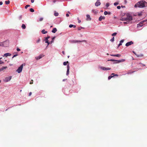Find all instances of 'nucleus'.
<instances>
[{
	"label": "nucleus",
	"mask_w": 147,
	"mask_h": 147,
	"mask_svg": "<svg viewBox=\"0 0 147 147\" xmlns=\"http://www.w3.org/2000/svg\"><path fill=\"white\" fill-rule=\"evenodd\" d=\"M18 55H17V54L14 55H13V57H12V58H13L14 57H16V56H17Z\"/></svg>",
	"instance_id": "nucleus-42"
},
{
	"label": "nucleus",
	"mask_w": 147,
	"mask_h": 147,
	"mask_svg": "<svg viewBox=\"0 0 147 147\" xmlns=\"http://www.w3.org/2000/svg\"><path fill=\"white\" fill-rule=\"evenodd\" d=\"M11 55V53H7L5 54L3 56V57H7L8 56H10Z\"/></svg>",
	"instance_id": "nucleus-12"
},
{
	"label": "nucleus",
	"mask_w": 147,
	"mask_h": 147,
	"mask_svg": "<svg viewBox=\"0 0 147 147\" xmlns=\"http://www.w3.org/2000/svg\"><path fill=\"white\" fill-rule=\"evenodd\" d=\"M111 69V68H107V70H110Z\"/></svg>",
	"instance_id": "nucleus-48"
},
{
	"label": "nucleus",
	"mask_w": 147,
	"mask_h": 147,
	"mask_svg": "<svg viewBox=\"0 0 147 147\" xmlns=\"http://www.w3.org/2000/svg\"><path fill=\"white\" fill-rule=\"evenodd\" d=\"M7 68V67L6 66L5 67H3L2 68L0 69L1 71L4 70L5 69H6Z\"/></svg>",
	"instance_id": "nucleus-21"
},
{
	"label": "nucleus",
	"mask_w": 147,
	"mask_h": 147,
	"mask_svg": "<svg viewBox=\"0 0 147 147\" xmlns=\"http://www.w3.org/2000/svg\"><path fill=\"white\" fill-rule=\"evenodd\" d=\"M69 65H68L67 66V71L66 75H68L69 73Z\"/></svg>",
	"instance_id": "nucleus-9"
},
{
	"label": "nucleus",
	"mask_w": 147,
	"mask_h": 147,
	"mask_svg": "<svg viewBox=\"0 0 147 147\" xmlns=\"http://www.w3.org/2000/svg\"><path fill=\"white\" fill-rule=\"evenodd\" d=\"M100 1L99 0H98L95 3V5L96 6H98L99 5H100Z\"/></svg>",
	"instance_id": "nucleus-10"
},
{
	"label": "nucleus",
	"mask_w": 147,
	"mask_h": 147,
	"mask_svg": "<svg viewBox=\"0 0 147 147\" xmlns=\"http://www.w3.org/2000/svg\"><path fill=\"white\" fill-rule=\"evenodd\" d=\"M53 27V26H51V27Z\"/></svg>",
	"instance_id": "nucleus-64"
},
{
	"label": "nucleus",
	"mask_w": 147,
	"mask_h": 147,
	"mask_svg": "<svg viewBox=\"0 0 147 147\" xmlns=\"http://www.w3.org/2000/svg\"><path fill=\"white\" fill-rule=\"evenodd\" d=\"M100 68L103 70H107V68H106L105 67H100Z\"/></svg>",
	"instance_id": "nucleus-20"
},
{
	"label": "nucleus",
	"mask_w": 147,
	"mask_h": 147,
	"mask_svg": "<svg viewBox=\"0 0 147 147\" xmlns=\"http://www.w3.org/2000/svg\"><path fill=\"white\" fill-rule=\"evenodd\" d=\"M86 17H87L86 20H87L89 21V20H91V18H90V16L89 15H86Z\"/></svg>",
	"instance_id": "nucleus-15"
},
{
	"label": "nucleus",
	"mask_w": 147,
	"mask_h": 147,
	"mask_svg": "<svg viewBox=\"0 0 147 147\" xmlns=\"http://www.w3.org/2000/svg\"><path fill=\"white\" fill-rule=\"evenodd\" d=\"M117 8L118 9H120L121 8V7L120 6H117Z\"/></svg>",
	"instance_id": "nucleus-41"
},
{
	"label": "nucleus",
	"mask_w": 147,
	"mask_h": 147,
	"mask_svg": "<svg viewBox=\"0 0 147 147\" xmlns=\"http://www.w3.org/2000/svg\"><path fill=\"white\" fill-rule=\"evenodd\" d=\"M30 5H27L25 6V8L27 9L28 7H30Z\"/></svg>",
	"instance_id": "nucleus-35"
},
{
	"label": "nucleus",
	"mask_w": 147,
	"mask_h": 147,
	"mask_svg": "<svg viewBox=\"0 0 147 147\" xmlns=\"http://www.w3.org/2000/svg\"><path fill=\"white\" fill-rule=\"evenodd\" d=\"M73 27L74 28H76V26H75V25H74V26H73Z\"/></svg>",
	"instance_id": "nucleus-54"
},
{
	"label": "nucleus",
	"mask_w": 147,
	"mask_h": 147,
	"mask_svg": "<svg viewBox=\"0 0 147 147\" xmlns=\"http://www.w3.org/2000/svg\"><path fill=\"white\" fill-rule=\"evenodd\" d=\"M104 13L105 15H107V14H108V12L107 11H105L104 12Z\"/></svg>",
	"instance_id": "nucleus-32"
},
{
	"label": "nucleus",
	"mask_w": 147,
	"mask_h": 147,
	"mask_svg": "<svg viewBox=\"0 0 147 147\" xmlns=\"http://www.w3.org/2000/svg\"><path fill=\"white\" fill-rule=\"evenodd\" d=\"M6 43H7V45H8V44H9V42H7V41H5L4 42H3V45L4 46V47H6L7 46H5V44H6Z\"/></svg>",
	"instance_id": "nucleus-23"
},
{
	"label": "nucleus",
	"mask_w": 147,
	"mask_h": 147,
	"mask_svg": "<svg viewBox=\"0 0 147 147\" xmlns=\"http://www.w3.org/2000/svg\"><path fill=\"white\" fill-rule=\"evenodd\" d=\"M114 76H110L108 78V79L109 80H110L111 78L113 77Z\"/></svg>",
	"instance_id": "nucleus-27"
},
{
	"label": "nucleus",
	"mask_w": 147,
	"mask_h": 147,
	"mask_svg": "<svg viewBox=\"0 0 147 147\" xmlns=\"http://www.w3.org/2000/svg\"><path fill=\"white\" fill-rule=\"evenodd\" d=\"M30 11L31 12H34V9H32V8H30Z\"/></svg>",
	"instance_id": "nucleus-29"
},
{
	"label": "nucleus",
	"mask_w": 147,
	"mask_h": 147,
	"mask_svg": "<svg viewBox=\"0 0 147 147\" xmlns=\"http://www.w3.org/2000/svg\"><path fill=\"white\" fill-rule=\"evenodd\" d=\"M111 14V12H108V14L110 15V14Z\"/></svg>",
	"instance_id": "nucleus-53"
},
{
	"label": "nucleus",
	"mask_w": 147,
	"mask_h": 147,
	"mask_svg": "<svg viewBox=\"0 0 147 147\" xmlns=\"http://www.w3.org/2000/svg\"><path fill=\"white\" fill-rule=\"evenodd\" d=\"M11 76L9 77L5 78L3 80V81L5 82H7L11 80Z\"/></svg>",
	"instance_id": "nucleus-6"
},
{
	"label": "nucleus",
	"mask_w": 147,
	"mask_h": 147,
	"mask_svg": "<svg viewBox=\"0 0 147 147\" xmlns=\"http://www.w3.org/2000/svg\"><path fill=\"white\" fill-rule=\"evenodd\" d=\"M133 43H134V42L133 41H131L130 42H127L125 44V46L127 47H128V46H129L131 45L132 44H133Z\"/></svg>",
	"instance_id": "nucleus-7"
},
{
	"label": "nucleus",
	"mask_w": 147,
	"mask_h": 147,
	"mask_svg": "<svg viewBox=\"0 0 147 147\" xmlns=\"http://www.w3.org/2000/svg\"><path fill=\"white\" fill-rule=\"evenodd\" d=\"M40 41V38H39L36 41V42L37 43H39Z\"/></svg>",
	"instance_id": "nucleus-33"
},
{
	"label": "nucleus",
	"mask_w": 147,
	"mask_h": 147,
	"mask_svg": "<svg viewBox=\"0 0 147 147\" xmlns=\"http://www.w3.org/2000/svg\"><path fill=\"white\" fill-rule=\"evenodd\" d=\"M57 31V29L56 28H54L52 31V32L53 33H55Z\"/></svg>",
	"instance_id": "nucleus-18"
},
{
	"label": "nucleus",
	"mask_w": 147,
	"mask_h": 147,
	"mask_svg": "<svg viewBox=\"0 0 147 147\" xmlns=\"http://www.w3.org/2000/svg\"><path fill=\"white\" fill-rule=\"evenodd\" d=\"M69 56H68V58H69Z\"/></svg>",
	"instance_id": "nucleus-62"
},
{
	"label": "nucleus",
	"mask_w": 147,
	"mask_h": 147,
	"mask_svg": "<svg viewBox=\"0 0 147 147\" xmlns=\"http://www.w3.org/2000/svg\"><path fill=\"white\" fill-rule=\"evenodd\" d=\"M147 6V3L144 1H140L137 2L135 5V7H138L143 8Z\"/></svg>",
	"instance_id": "nucleus-1"
},
{
	"label": "nucleus",
	"mask_w": 147,
	"mask_h": 147,
	"mask_svg": "<svg viewBox=\"0 0 147 147\" xmlns=\"http://www.w3.org/2000/svg\"><path fill=\"white\" fill-rule=\"evenodd\" d=\"M117 34V33L116 32L114 33H113V34H112V36H115Z\"/></svg>",
	"instance_id": "nucleus-30"
},
{
	"label": "nucleus",
	"mask_w": 147,
	"mask_h": 147,
	"mask_svg": "<svg viewBox=\"0 0 147 147\" xmlns=\"http://www.w3.org/2000/svg\"><path fill=\"white\" fill-rule=\"evenodd\" d=\"M68 63V62L67 61L66 62H64L63 63V65H67V63Z\"/></svg>",
	"instance_id": "nucleus-26"
},
{
	"label": "nucleus",
	"mask_w": 147,
	"mask_h": 147,
	"mask_svg": "<svg viewBox=\"0 0 147 147\" xmlns=\"http://www.w3.org/2000/svg\"><path fill=\"white\" fill-rule=\"evenodd\" d=\"M4 63V62L0 60V65Z\"/></svg>",
	"instance_id": "nucleus-39"
},
{
	"label": "nucleus",
	"mask_w": 147,
	"mask_h": 147,
	"mask_svg": "<svg viewBox=\"0 0 147 147\" xmlns=\"http://www.w3.org/2000/svg\"><path fill=\"white\" fill-rule=\"evenodd\" d=\"M121 7L122 8H123V7H125V6H121Z\"/></svg>",
	"instance_id": "nucleus-58"
},
{
	"label": "nucleus",
	"mask_w": 147,
	"mask_h": 147,
	"mask_svg": "<svg viewBox=\"0 0 147 147\" xmlns=\"http://www.w3.org/2000/svg\"><path fill=\"white\" fill-rule=\"evenodd\" d=\"M114 37H113L110 40V41L111 42H113L114 41Z\"/></svg>",
	"instance_id": "nucleus-28"
},
{
	"label": "nucleus",
	"mask_w": 147,
	"mask_h": 147,
	"mask_svg": "<svg viewBox=\"0 0 147 147\" xmlns=\"http://www.w3.org/2000/svg\"><path fill=\"white\" fill-rule=\"evenodd\" d=\"M54 15L56 16H58L59 15V13L58 12H55L54 13Z\"/></svg>",
	"instance_id": "nucleus-24"
},
{
	"label": "nucleus",
	"mask_w": 147,
	"mask_h": 147,
	"mask_svg": "<svg viewBox=\"0 0 147 147\" xmlns=\"http://www.w3.org/2000/svg\"><path fill=\"white\" fill-rule=\"evenodd\" d=\"M109 5V3H107L106 4V6L107 7H108Z\"/></svg>",
	"instance_id": "nucleus-34"
},
{
	"label": "nucleus",
	"mask_w": 147,
	"mask_h": 147,
	"mask_svg": "<svg viewBox=\"0 0 147 147\" xmlns=\"http://www.w3.org/2000/svg\"><path fill=\"white\" fill-rule=\"evenodd\" d=\"M126 16V18L124 17L121 18V20L123 21H126L127 22H128L132 20V17L129 14H127Z\"/></svg>",
	"instance_id": "nucleus-2"
},
{
	"label": "nucleus",
	"mask_w": 147,
	"mask_h": 147,
	"mask_svg": "<svg viewBox=\"0 0 147 147\" xmlns=\"http://www.w3.org/2000/svg\"><path fill=\"white\" fill-rule=\"evenodd\" d=\"M124 41V40H122L120 41V43L119 44V45H118V47H119L120 45H122V43Z\"/></svg>",
	"instance_id": "nucleus-16"
},
{
	"label": "nucleus",
	"mask_w": 147,
	"mask_h": 147,
	"mask_svg": "<svg viewBox=\"0 0 147 147\" xmlns=\"http://www.w3.org/2000/svg\"><path fill=\"white\" fill-rule=\"evenodd\" d=\"M44 56V55H41L37 57H36L35 58L37 60H38L39 59H40Z\"/></svg>",
	"instance_id": "nucleus-8"
},
{
	"label": "nucleus",
	"mask_w": 147,
	"mask_h": 147,
	"mask_svg": "<svg viewBox=\"0 0 147 147\" xmlns=\"http://www.w3.org/2000/svg\"><path fill=\"white\" fill-rule=\"evenodd\" d=\"M134 71H132V72H129V73H127V74H131V73H133V72H134Z\"/></svg>",
	"instance_id": "nucleus-47"
},
{
	"label": "nucleus",
	"mask_w": 147,
	"mask_h": 147,
	"mask_svg": "<svg viewBox=\"0 0 147 147\" xmlns=\"http://www.w3.org/2000/svg\"><path fill=\"white\" fill-rule=\"evenodd\" d=\"M73 26H74V25H72V24H70L69 26V27L70 28H72V27H73Z\"/></svg>",
	"instance_id": "nucleus-38"
},
{
	"label": "nucleus",
	"mask_w": 147,
	"mask_h": 147,
	"mask_svg": "<svg viewBox=\"0 0 147 147\" xmlns=\"http://www.w3.org/2000/svg\"><path fill=\"white\" fill-rule=\"evenodd\" d=\"M119 4V3H117V2H115V3L114 4V5H118Z\"/></svg>",
	"instance_id": "nucleus-36"
},
{
	"label": "nucleus",
	"mask_w": 147,
	"mask_h": 147,
	"mask_svg": "<svg viewBox=\"0 0 147 147\" xmlns=\"http://www.w3.org/2000/svg\"><path fill=\"white\" fill-rule=\"evenodd\" d=\"M62 53H63V54H64V52L63 51L62 52Z\"/></svg>",
	"instance_id": "nucleus-60"
},
{
	"label": "nucleus",
	"mask_w": 147,
	"mask_h": 147,
	"mask_svg": "<svg viewBox=\"0 0 147 147\" xmlns=\"http://www.w3.org/2000/svg\"><path fill=\"white\" fill-rule=\"evenodd\" d=\"M80 22H81V21L80 20H79L78 21V22L79 23H80Z\"/></svg>",
	"instance_id": "nucleus-52"
},
{
	"label": "nucleus",
	"mask_w": 147,
	"mask_h": 147,
	"mask_svg": "<svg viewBox=\"0 0 147 147\" xmlns=\"http://www.w3.org/2000/svg\"><path fill=\"white\" fill-rule=\"evenodd\" d=\"M22 18V15H21L19 17V20H21V19Z\"/></svg>",
	"instance_id": "nucleus-40"
},
{
	"label": "nucleus",
	"mask_w": 147,
	"mask_h": 147,
	"mask_svg": "<svg viewBox=\"0 0 147 147\" xmlns=\"http://www.w3.org/2000/svg\"><path fill=\"white\" fill-rule=\"evenodd\" d=\"M107 55H109V54H108V53H107Z\"/></svg>",
	"instance_id": "nucleus-63"
},
{
	"label": "nucleus",
	"mask_w": 147,
	"mask_h": 147,
	"mask_svg": "<svg viewBox=\"0 0 147 147\" xmlns=\"http://www.w3.org/2000/svg\"><path fill=\"white\" fill-rule=\"evenodd\" d=\"M114 75V73H112L111 74V75Z\"/></svg>",
	"instance_id": "nucleus-61"
},
{
	"label": "nucleus",
	"mask_w": 147,
	"mask_h": 147,
	"mask_svg": "<svg viewBox=\"0 0 147 147\" xmlns=\"http://www.w3.org/2000/svg\"><path fill=\"white\" fill-rule=\"evenodd\" d=\"M142 13H139V14H138V15H139V16H141L142 15Z\"/></svg>",
	"instance_id": "nucleus-51"
},
{
	"label": "nucleus",
	"mask_w": 147,
	"mask_h": 147,
	"mask_svg": "<svg viewBox=\"0 0 147 147\" xmlns=\"http://www.w3.org/2000/svg\"><path fill=\"white\" fill-rule=\"evenodd\" d=\"M105 17L104 16H101L99 18V21H101L102 20V19H105Z\"/></svg>",
	"instance_id": "nucleus-14"
},
{
	"label": "nucleus",
	"mask_w": 147,
	"mask_h": 147,
	"mask_svg": "<svg viewBox=\"0 0 147 147\" xmlns=\"http://www.w3.org/2000/svg\"><path fill=\"white\" fill-rule=\"evenodd\" d=\"M146 21L147 20H146L141 22L139 24H137V27L139 28L140 27L142 26L143 25V23L144 22H146Z\"/></svg>",
	"instance_id": "nucleus-5"
},
{
	"label": "nucleus",
	"mask_w": 147,
	"mask_h": 147,
	"mask_svg": "<svg viewBox=\"0 0 147 147\" xmlns=\"http://www.w3.org/2000/svg\"><path fill=\"white\" fill-rule=\"evenodd\" d=\"M30 84H33V82H30Z\"/></svg>",
	"instance_id": "nucleus-55"
},
{
	"label": "nucleus",
	"mask_w": 147,
	"mask_h": 147,
	"mask_svg": "<svg viewBox=\"0 0 147 147\" xmlns=\"http://www.w3.org/2000/svg\"><path fill=\"white\" fill-rule=\"evenodd\" d=\"M50 38V37L49 36H48L47 37L45 38V43L48 42V39L49 38Z\"/></svg>",
	"instance_id": "nucleus-17"
},
{
	"label": "nucleus",
	"mask_w": 147,
	"mask_h": 147,
	"mask_svg": "<svg viewBox=\"0 0 147 147\" xmlns=\"http://www.w3.org/2000/svg\"><path fill=\"white\" fill-rule=\"evenodd\" d=\"M43 18H41L39 19V21H42L43 20Z\"/></svg>",
	"instance_id": "nucleus-37"
},
{
	"label": "nucleus",
	"mask_w": 147,
	"mask_h": 147,
	"mask_svg": "<svg viewBox=\"0 0 147 147\" xmlns=\"http://www.w3.org/2000/svg\"><path fill=\"white\" fill-rule=\"evenodd\" d=\"M23 64L21 65L19 67L18 69L16 71L18 73H20L22 72L23 69Z\"/></svg>",
	"instance_id": "nucleus-4"
},
{
	"label": "nucleus",
	"mask_w": 147,
	"mask_h": 147,
	"mask_svg": "<svg viewBox=\"0 0 147 147\" xmlns=\"http://www.w3.org/2000/svg\"><path fill=\"white\" fill-rule=\"evenodd\" d=\"M55 37H53V38H52V40H51V43H52V42H54V39H55Z\"/></svg>",
	"instance_id": "nucleus-31"
},
{
	"label": "nucleus",
	"mask_w": 147,
	"mask_h": 147,
	"mask_svg": "<svg viewBox=\"0 0 147 147\" xmlns=\"http://www.w3.org/2000/svg\"><path fill=\"white\" fill-rule=\"evenodd\" d=\"M32 94V92H30L29 93V96H31V94Z\"/></svg>",
	"instance_id": "nucleus-45"
},
{
	"label": "nucleus",
	"mask_w": 147,
	"mask_h": 147,
	"mask_svg": "<svg viewBox=\"0 0 147 147\" xmlns=\"http://www.w3.org/2000/svg\"><path fill=\"white\" fill-rule=\"evenodd\" d=\"M17 51H20V49L18 48L17 49Z\"/></svg>",
	"instance_id": "nucleus-44"
},
{
	"label": "nucleus",
	"mask_w": 147,
	"mask_h": 147,
	"mask_svg": "<svg viewBox=\"0 0 147 147\" xmlns=\"http://www.w3.org/2000/svg\"><path fill=\"white\" fill-rule=\"evenodd\" d=\"M114 76H118V75H117V74H116L115 75H114Z\"/></svg>",
	"instance_id": "nucleus-59"
},
{
	"label": "nucleus",
	"mask_w": 147,
	"mask_h": 147,
	"mask_svg": "<svg viewBox=\"0 0 147 147\" xmlns=\"http://www.w3.org/2000/svg\"><path fill=\"white\" fill-rule=\"evenodd\" d=\"M3 2L2 1L0 2V5H1L3 4Z\"/></svg>",
	"instance_id": "nucleus-46"
},
{
	"label": "nucleus",
	"mask_w": 147,
	"mask_h": 147,
	"mask_svg": "<svg viewBox=\"0 0 147 147\" xmlns=\"http://www.w3.org/2000/svg\"><path fill=\"white\" fill-rule=\"evenodd\" d=\"M56 1L55 0H54L53 2V3H55Z\"/></svg>",
	"instance_id": "nucleus-57"
},
{
	"label": "nucleus",
	"mask_w": 147,
	"mask_h": 147,
	"mask_svg": "<svg viewBox=\"0 0 147 147\" xmlns=\"http://www.w3.org/2000/svg\"><path fill=\"white\" fill-rule=\"evenodd\" d=\"M5 3L7 5L9 4L10 3V1H6Z\"/></svg>",
	"instance_id": "nucleus-25"
},
{
	"label": "nucleus",
	"mask_w": 147,
	"mask_h": 147,
	"mask_svg": "<svg viewBox=\"0 0 147 147\" xmlns=\"http://www.w3.org/2000/svg\"><path fill=\"white\" fill-rule=\"evenodd\" d=\"M22 28L23 29H25L26 28V26L24 24H22Z\"/></svg>",
	"instance_id": "nucleus-22"
},
{
	"label": "nucleus",
	"mask_w": 147,
	"mask_h": 147,
	"mask_svg": "<svg viewBox=\"0 0 147 147\" xmlns=\"http://www.w3.org/2000/svg\"><path fill=\"white\" fill-rule=\"evenodd\" d=\"M83 28L82 27H79L78 28V30H80L81 28Z\"/></svg>",
	"instance_id": "nucleus-43"
},
{
	"label": "nucleus",
	"mask_w": 147,
	"mask_h": 147,
	"mask_svg": "<svg viewBox=\"0 0 147 147\" xmlns=\"http://www.w3.org/2000/svg\"><path fill=\"white\" fill-rule=\"evenodd\" d=\"M110 55L112 56L117 57H120L121 56V55L120 54H117L116 55L111 54Z\"/></svg>",
	"instance_id": "nucleus-11"
},
{
	"label": "nucleus",
	"mask_w": 147,
	"mask_h": 147,
	"mask_svg": "<svg viewBox=\"0 0 147 147\" xmlns=\"http://www.w3.org/2000/svg\"><path fill=\"white\" fill-rule=\"evenodd\" d=\"M31 2L32 3H33L34 1V0H31Z\"/></svg>",
	"instance_id": "nucleus-50"
},
{
	"label": "nucleus",
	"mask_w": 147,
	"mask_h": 147,
	"mask_svg": "<svg viewBox=\"0 0 147 147\" xmlns=\"http://www.w3.org/2000/svg\"><path fill=\"white\" fill-rule=\"evenodd\" d=\"M41 32L42 34H44L47 33V31H45V30L43 29L42 30Z\"/></svg>",
	"instance_id": "nucleus-19"
},
{
	"label": "nucleus",
	"mask_w": 147,
	"mask_h": 147,
	"mask_svg": "<svg viewBox=\"0 0 147 147\" xmlns=\"http://www.w3.org/2000/svg\"><path fill=\"white\" fill-rule=\"evenodd\" d=\"M125 59H122L121 60H119L111 59H110V60H108L107 61H115L116 62L115 63H119L120 62H124L125 61Z\"/></svg>",
	"instance_id": "nucleus-3"
},
{
	"label": "nucleus",
	"mask_w": 147,
	"mask_h": 147,
	"mask_svg": "<svg viewBox=\"0 0 147 147\" xmlns=\"http://www.w3.org/2000/svg\"><path fill=\"white\" fill-rule=\"evenodd\" d=\"M46 43H47L48 44V45H49V44H50V43L48 42H47Z\"/></svg>",
	"instance_id": "nucleus-56"
},
{
	"label": "nucleus",
	"mask_w": 147,
	"mask_h": 147,
	"mask_svg": "<svg viewBox=\"0 0 147 147\" xmlns=\"http://www.w3.org/2000/svg\"><path fill=\"white\" fill-rule=\"evenodd\" d=\"M69 14L68 13H67L66 14V16L67 17H68L69 16Z\"/></svg>",
	"instance_id": "nucleus-49"
},
{
	"label": "nucleus",
	"mask_w": 147,
	"mask_h": 147,
	"mask_svg": "<svg viewBox=\"0 0 147 147\" xmlns=\"http://www.w3.org/2000/svg\"><path fill=\"white\" fill-rule=\"evenodd\" d=\"M86 42V40H83L82 41H80L79 40H75V41L74 42Z\"/></svg>",
	"instance_id": "nucleus-13"
}]
</instances>
